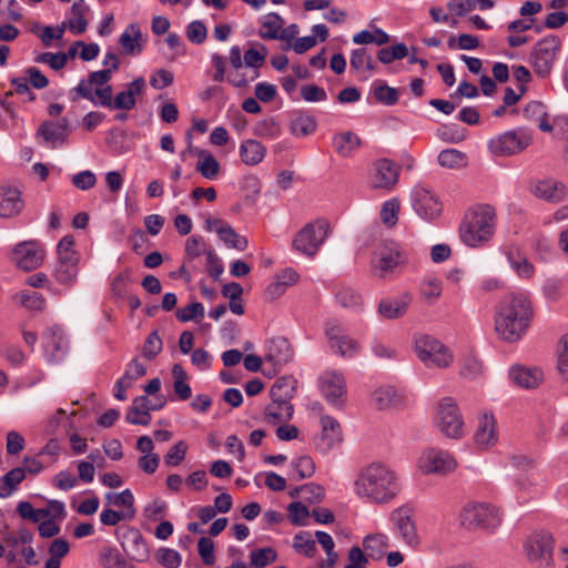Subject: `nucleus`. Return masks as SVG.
Listing matches in <instances>:
<instances>
[{"instance_id":"nucleus-1","label":"nucleus","mask_w":568,"mask_h":568,"mask_svg":"<svg viewBox=\"0 0 568 568\" xmlns=\"http://www.w3.org/2000/svg\"><path fill=\"white\" fill-rule=\"evenodd\" d=\"M399 491L396 471L383 463L375 462L362 467L354 481L355 495L368 504H389Z\"/></svg>"},{"instance_id":"nucleus-2","label":"nucleus","mask_w":568,"mask_h":568,"mask_svg":"<svg viewBox=\"0 0 568 568\" xmlns=\"http://www.w3.org/2000/svg\"><path fill=\"white\" fill-rule=\"evenodd\" d=\"M532 317L530 301L523 294L506 295L496 306L495 331L508 343L518 342L527 332Z\"/></svg>"},{"instance_id":"nucleus-3","label":"nucleus","mask_w":568,"mask_h":568,"mask_svg":"<svg viewBox=\"0 0 568 568\" xmlns=\"http://www.w3.org/2000/svg\"><path fill=\"white\" fill-rule=\"evenodd\" d=\"M495 227V210L486 204L477 205L465 213L459 225V237L469 247H481L493 239Z\"/></svg>"},{"instance_id":"nucleus-4","label":"nucleus","mask_w":568,"mask_h":568,"mask_svg":"<svg viewBox=\"0 0 568 568\" xmlns=\"http://www.w3.org/2000/svg\"><path fill=\"white\" fill-rule=\"evenodd\" d=\"M108 71H93L89 73L85 79H82L79 84L70 91L72 101H78L80 98L90 101L97 106H106L111 103L113 97V89L110 82Z\"/></svg>"},{"instance_id":"nucleus-5","label":"nucleus","mask_w":568,"mask_h":568,"mask_svg":"<svg viewBox=\"0 0 568 568\" xmlns=\"http://www.w3.org/2000/svg\"><path fill=\"white\" fill-rule=\"evenodd\" d=\"M408 263V255L403 247L394 242L386 241L378 244L373 251L371 271L378 278H389L396 271Z\"/></svg>"},{"instance_id":"nucleus-6","label":"nucleus","mask_w":568,"mask_h":568,"mask_svg":"<svg viewBox=\"0 0 568 568\" xmlns=\"http://www.w3.org/2000/svg\"><path fill=\"white\" fill-rule=\"evenodd\" d=\"M414 352L426 367L445 369L454 363L452 349L439 339L428 334L414 337Z\"/></svg>"},{"instance_id":"nucleus-7","label":"nucleus","mask_w":568,"mask_h":568,"mask_svg":"<svg viewBox=\"0 0 568 568\" xmlns=\"http://www.w3.org/2000/svg\"><path fill=\"white\" fill-rule=\"evenodd\" d=\"M329 233V223L318 219L307 223L293 239L292 246L295 251L314 257Z\"/></svg>"},{"instance_id":"nucleus-8","label":"nucleus","mask_w":568,"mask_h":568,"mask_svg":"<svg viewBox=\"0 0 568 568\" xmlns=\"http://www.w3.org/2000/svg\"><path fill=\"white\" fill-rule=\"evenodd\" d=\"M460 521L468 529L495 530L501 524V515L489 504L468 503L462 509Z\"/></svg>"},{"instance_id":"nucleus-9","label":"nucleus","mask_w":568,"mask_h":568,"mask_svg":"<svg viewBox=\"0 0 568 568\" xmlns=\"http://www.w3.org/2000/svg\"><path fill=\"white\" fill-rule=\"evenodd\" d=\"M435 422L439 432L448 438L458 439L465 434L464 418L453 397L438 402Z\"/></svg>"},{"instance_id":"nucleus-10","label":"nucleus","mask_w":568,"mask_h":568,"mask_svg":"<svg viewBox=\"0 0 568 568\" xmlns=\"http://www.w3.org/2000/svg\"><path fill=\"white\" fill-rule=\"evenodd\" d=\"M560 49L561 40L556 36L545 37L534 45L529 62L538 77L546 78L550 74Z\"/></svg>"},{"instance_id":"nucleus-11","label":"nucleus","mask_w":568,"mask_h":568,"mask_svg":"<svg viewBox=\"0 0 568 568\" xmlns=\"http://www.w3.org/2000/svg\"><path fill=\"white\" fill-rule=\"evenodd\" d=\"M73 247L74 240L70 235L63 236L57 246L58 262L53 276L63 285H71L78 275L79 257Z\"/></svg>"},{"instance_id":"nucleus-12","label":"nucleus","mask_w":568,"mask_h":568,"mask_svg":"<svg viewBox=\"0 0 568 568\" xmlns=\"http://www.w3.org/2000/svg\"><path fill=\"white\" fill-rule=\"evenodd\" d=\"M555 540L549 532L537 531L525 541L527 559L537 568H551L554 565L552 550Z\"/></svg>"},{"instance_id":"nucleus-13","label":"nucleus","mask_w":568,"mask_h":568,"mask_svg":"<svg viewBox=\"0 0 568 568\" xmlns=\"http://www.w3.org/2000/svg\"><path fill=\"white\" fill-rule=\"evenodd\" d=\"M532 142L531 134L523 129L504 132L488 142V149L498 156H509L526 150Z\"/></svg>"},{"instance_id":"nucleus-14","label":"nucleus","mask_w":568,"mask_h":568,"mask_svg":"<svg viewBox=\"0 0 568 568\" xmlns=\"http://www.w3.org/2000/svg\"><path fill=\"white\" fill-rule=\"evenodd\" d=\"M418 468L424 474L445 476L457 468V460L448 452L429 448L420 455L418 459Z\"/></svg>"},{"instance_id":"nucleus-15","label":"nucleus","mask_w":568,"mask_h":568,"mask_svg":"<svg viewBox=\"0 0 568 568\" xmlns=\"http://www.w3.org/2000/svg\"><path fill=\"white\" fill-rule=\"evenodd\" d=\"M44 260V250L38 241H23L18 243L10 255V261L20 270L32 271L41 266Z\"/></svg>"},{"instance_id":"nucleus-16","label":"nucleus","mask_w":568,"mask_h":568,"mask_svg":"<svg viewBox=\"0 0 568 568\" xmlns=\"http://www.w3.org/2000/svg\"><path fill=\"white\" fill-rule=\"evenodd\" d=\"M325 334L331 348L344 357H353L361 349L359 343L346 334L344 327L336 322L326 323Z\"/></svg>"},{"instance_id":"nucleus-17","label":"nucleus","mask_w":568,"mask_h":568,"mask_svg":"<svg viewBox=\"0 0 568 568\" xmlns=\"http://www.w3.org/2000/svg\"><path fill=\"white\" fill-rule=\"evenodd\" d=\"M395 534L409 547H417L420 542L415 521L406 508H397L390 515Z\"/></svg>"},{"instance_id":"nucleus-18","label":"nucleus","mask_w":568,"mask_h":568,"mask_svg":"<svg viewBox=\"0 0 568 568\" xmlns=\"http://www.w3.org/2000/svg\"><path fill=\"white\" fill-rule=\"evenodd\" d=\"M412 200L414 210L419 216L426 220H434L439 216L442 212V203L437 195L430 190L422 186L415 187L412 194Z\"/></svg>"},{"instance_id":"nucleus-19","label":"nucleus","mask_w":568,"mask_h":568,"mask_svg":"<svg viewBox=\"0 0 568 568\" xmlns=\"http://www.w3.org/2000/svg\"><path fill=\"white\" fill-rule=\"evenodd\" d=\"M322 430L316 437V448L326 454L342 442V429L339 423L331 416H322Z\"/></svg>"},{"instance_id":"nucleus-20","label":"nucleus","mask_w":568,"mask_h":568,"mask_svg":"<svg viewBox=\"0 0 568 568\" xmlns=\"http://www.w3.org/2000/svg\"><path fill=\"white\" fill-rule=\"evenodd\" d=\"M397 181L398 169L392 161L381 159L375 162L369 180L373 189L390 190L395 186Z\"/></svg>"},{"instance_id":"nucleus-21","label":"nucleus","mask_w":568,"mask_h":568,"mask_svg":"<svg viewBox=\"0 0 568 568\" xmlns=\"http://www.w3.org/2000/svg\"><path fill=\"white\" fill-rule=\"evenodd\" d=\"M529 191L536 197L551 203L561 202L567 195L566 185L552 179L532 181Z\"/></svg>"},{"instance_id":"nucleus-22","label":"nucleus","mask_w":568,"mask_h":568,"mask_svg":"<svg viewBox=\"0 0 568 568\" xmlns=\"http://www.w3.org/2000/svg\"><path fill=\"white\" fill-rule=\"evenodd\" d=\"M321 389L328 403L342 405L346 394L344 376L335 371L325 372L321 376Z\"/></svg>"},{"instance_id":"nucleus-23","label":"nucleus","mask_w":568,"mask_h":568,"mask_svg":"<svg viewBox=\"0 0 568 568\" xmlns=\"http://www.w3.org/2000/svg\"><path fill=\"white\" fill-rule=\"evenodd\" d=\"M69 134V120L62 118L58 121H44L37 131V136L42 138L51 148L65 142Z\"/></svg>"},{"instance_id":"nucleus-24","label":"nucleus","mask_w":568,"mask_h":568,"mask_svg":"<svg viewBox=\"0 0 568 568\" xmlns=\"http://www.w3.org/2000/svg\"><path fill=\"white\" fill-rule=\"evenodd\" d=\"M145 88V80L142 77L134 79L126 85V89L111 98V103L105 108L130 111L136 105V97Z\"/></svg>"},{"instance_id":"nucleus-25","label":"nucleus","mask_w":568,"mask_h":568,"mask_svg":"<svg viewBox=\"0 0 568 568\" xmlns=\"http://www.w3.org/2000/svg\"><path fill=\"white\" fill-rule=\"evenodd\" d=\"M22 207L21 192L16 186L0 185V217H13L22 211Z\"/></svg>"},{"instance_id":"nucleus-26","label":"nucleus","mask_w":568,"mask_h":568,"mask_svg":"<svg viewBox=\"0 0 568 568\" xmlns=\"http://www.w3.org/2000/svg\"><path fill=\"white\" fill-rule=\"evenodd\" d=\"M474 440L478 449L486 450L496 445L498 434L496 422L491 415H483L478 420L477 429L474 434Z\"/></svg>"},{"instance_id":"nucleus-27","label":"nucleus","mask_w":568,"mask_h":568,"mask_svg":"<svg viewBox=\"0 0 568 568\" xmlns=\"http://www.w3.org/2000/svg\"><path fill=\"white\" fill-rule=\"evenodd\" d=\"M293 358V349L284 337L272 338L266 347L265 362L275 368L288 363Z\"/></svg>"},{"instance_id":"nucleus-28","label":"nucleus","mask_w":568,"mask_h":568,"mask_svg":"<svg viewBox=\"0 0 568 568\" xmlns=\"http://www.w3.org/2000/svg\"><path fill=\"white\" fill-rule=\"evenodd\" d=\"M412 303V295L403 293L397 297L382 300L378 305V313L386 320H397L403 317Z\"/></svg>"},{"instance_id":"nucleus-29","label":"nucleus","mask_w":568,"mask_h":568,"mask_svg":"<svg viewBox=\"0 0 568 568\" xmlns=\"http://www.w3.org/2000/svg\"><path fill=\"white\" fill-rule=\"evenodd\" d=\"M509 377L514 384L519 387L531 389L538 387L542 379L544 373L537 367L513 366L509 369Z\"/></svg>"},{"instance_id":"nucleus-30","label":"nucleus","mask_w":568,"mask_h":568,"mask_svg":"<svg viewBox=\"0 0 568 568\" xmlns=\"http://www.w3.org/2000/svg\"><path fill=\"white\" fill-rule=\"evenodd\" d=\"M332 145L339 156L348 158L359 149L362 140L352 131H342L333 135Z\"/></svg>"},{"instance_id":"nucleus-31","label":"nucleus","mask_w":568,"mask_h":568,"mask_svg":"<svg viewBox=\"0 0 568 568\" xmlns=\"http://www.w3.org/2000/svg\"><path fill=\"white\" fill-rule=\"evenodd\" d=\"M372 400L378 409L395 408L404 404V395L393 386H382L373 393Z\"/></svg>"},{"instance_id":"nucleus-32","label":"nucleus","mask_w":568,"mask_h":568,"mask_svg":"<svg viewBox=\"0 0 568 568\" xmlns=\"http://www.w3.org/2000/svg\"><path fill=\"white\" fill-rule=\"evenodd\" d=\"M187 151L199 158L196 170L202 176L209 180H214L220 172V163L212 153L199 148H190Z\"/></svg>"},{"instance_id":"nucleus-33","label":"nucleus","mask_w":568,"mask_h":568,"mask_svg":"<svg viewBox=\"0 0 568 568\" xmlns=\"http://www.w3.org/2000/svg\"><path fill=\"white\" fill-rule=\"evenodd\" d=\"M363 547L367 557L381 560L389 548V538L383 532L369 534L363 539Z\"/></svg>"},{"instance_id":"nucleus-34","label":"nucleus","mask_w":568,"mask_h":568,"mask_svg":"<svg viewBox=\"0 0 568 568\" xmlns=\"http://www.w3.org/2000/svg\"><path fill=\"white\" fill-rule=\"evenodd\" d=\"M119 42L125 54H139L143 49V39L140 27L138 24H130L120 36Z\"/></svg>"},{"instance_id":"nucleus-35","label":"nucleus","mask_w":568,"mask_h":568,"mask_svg":"<svg viewBox=\"0 0 568 568\" xmlns=\"http://www.w3.org/2000/svg\"><path fill=\"white\" fill-rule=\"evenodd\" d=\"M523 115L526 120L535 122L544 132H551L554 129L548 121L546 106L539 101H530L527 103L523 110Z\"/></svg>"},{"instance_id":"nucleus-36","label":"nucleus","mask_w":568,"mask_h":568,"mask_svg":"<svg viewBox=\"0 0 568 568\" xmlns=\"http://www.w3.org/2000/svg\"><path fill=\"white\" fill-rule=\"evenodd\" d=\"M507 260L511 268L521 278H531L535 273L532 263L518 248L509 247L506 251Z\"/></svg>"},{"instance_id":"nucleus-37","label":"nucleus","mask_w":568,"mask_h":568,"mask_svg":"<svg viewBox=\"0 0 568 568\" xmlns=\"http://www.w3.org/2000/svg\"><path fill=\"white\" fill-rule=\"evenodd\" d=\"M266 154L265 146L253 139L245 140L240 146V155L244 164L256 165L263 161Z\"/></svg>"},{"instance_id":"nucleus-38","label":"nucleus","mask_w":568,"mask_h":568,"mask_svg":"<svg viewBox=\"0 0 568 568\" xmlns=\"http://www.w3.org/2000/svg\"><path fill=\"white\" fill-rule=\"evenodd\" d=\"M296 390V381L293 377L285 376L277 378L273 384L270 394L271 398L276 402L291 404Z\"/></svg>"},{"instance_id":"nucleus-39","label":"nucleus","mask_w":568,"mask_h":568,"mask_svg":"<svg viewBox=\"0 0 568 568\" xmlns=\"http://www.w3.org/2000/svg\"><path fill=\"white\" fill-rule=\"evenodd\" d=\"M89 11V7L84 0L75 1L71 9V18L68 20V29L74 34H81L87 30L88 21L85 14Z\"/></svg>"},{"instance_id":"nucleus-40","label":"nucleus","mask_w":568,"mask_h":568,"mask_svg":"<svg viewBox=\"0 0 568 568\" xmlns=\"http://www.w3.org/2000/svg\"><path fill=\"white\" fill-rule=\"evenodd\" d=\"M105 500L108 506L121 508L119 511L123 514L131 513L130 518L132 519L135 517L134 496L130 489H124L121 493H108Z\"/></svg>"},{"instance_id":"nucleus-41","label":"nucleus","mask_w":568,"mask_h":568,"mask_svg":"<svg viewBox=\"0 0 568 568\" xmlns=\"http://www.w3.org/2000/svg\"><path fill=\"white\" fill-rule=\"evenodd\" d=\"M317 123L314 116L305 112H297L290 123V131L297 138L307 136L316 130Z\"/></svg>"},{"instance_id":"nucleus-42","label":"nucleus","mask_w":568,"mask_h":568,"mask_svg":"<svg viewBox=\"0 0 568 568\" xmlns=\"http://www.w3.org/2000/svg\"><path fill=\"white\" fill-rule=\"evenodd\" d=\"M293 415V405L273 400L265 408V420L270 424H276L291 419Z\"/></svg>"},{"instance_id":"nucleus-43","label":"nucleus","mask_w":568,"mask_h":568,"mask_svg":"<svg viewBox=\"0 0 568 568\" xmlns=\"http://www.w3.org/2000/svg\"><path fill=\"white\" fill-rule=\"evenodd\" d=\"M267 55V49L261 44L260 49L251 48L243 54L244 67L252 69L251 79L255 80L260 77L258 69L264 64Z\"/></svg>"},{"instance_id":"nucleus-44","label":"nucleus","mask_w":568,"mask_h":568,"mask_svg":"<svg viewBox=\"0 0 568 568\" xmlns=\"http://www.w3.org/2000/svg\"><path fill=\"white\" fill-rule=\"evenodd\" d=\"M26 477V470L17 467L8 471L0 480V497H10Z\"/></svg>"},{"instance_id":"nucleus-45","label":"nucleus","mask_w":568,"mask_h":568,"mask_svg":"<svg viewBox=\"0 0 568 568\" xmlns=\"http://www.w3.org/2000/svg\"><path fill=\"white\" fill-rule=\"evenodd\" d=\"M143 402H145V396H139L133 400L132 406L128 409L125 415V419L129 424L143 426L150 424L152 417L146 409L141 408Z\"/></svg>"},{"instance_id":"nucleus-46","label":"nucleus","mask_w":568,"mask_h":568,"mask_svg":"<svg viewBox=\"0 0 568 568\" xmlns=\"http://www.w3.org/2000/svg\"><path fill=\"white\" fill-rule=\"evenodd\" d=\"M438 164L447 169H462L467 165V156L465 153L456 149H446L438 154Z\"/></svg>"},{"instance_id":"nucleus-47","label":"nucleus","mask_w":568,"mask_h":568,"mask_svg":"<svg viewBox=\"0 0 568 568\" xmlns=\"http://www.w3.org/2000/svg\"><path fill=\"white\" fill-rule=\"evenodd\" d=\"M284 20L277 13H270L264 18L258 36L262 39H278Z\"/></svg>"},{"instance_id":"nucleus-48","label":"nucleus","mask_w":568,"mask_h":568,"mask_svg":"<svg viewBox=\"0 0 568 568\" xmlns=\"http://www.w3.org/2000/svg\"><path fill=\"white\" fill-rule=\"evenodd\" d=\"M443 284L435 277L425 278L419 288L420 298L427 304H434L442 295Z\"/></svg>"},{"instance_id":"nucleus-49","label":"nucleus","mask_w":568,"mask_h":568,"mask_svg":"<svg viewBox=\"0 0 568 568\" xmlns=\"http://www.w3.org/2000/svg\"><path fill=\"white\" fill-rule=\"evenodd\" d=\"M353 42L356 44H371L384 45L389 42V36L379 28L374 31L363 30L353 37Z\"/></svg>"},{"instance_id":"nucleus-50","label":"nucleus","mask_w":568,"mask_h":568,"mask_svg":"<svg viewBox=\"0 0 568 568\" xmlns=\"http://www.w3.org/2000/svg\"><path fill=\"white\" fill-rule=\"evenodd\" d=\"M100 561L104 568H135L125 560L118 549L110 547L102 549Z\"/></svg>"},{"instance_id":"nucleus-51","label":"nucleus","mask_w":568,"mask_h":568,"mask_svg":"<svg viewBox=\"0 0 568 568\" xmlns=\"http://www.w3.org/2000/svg\"><path fill=\"white\" fill-rule=\"evenodd\" d=\"M16 303L33 311H41L45 306V300L40 293L33 291H21L14 294Z\"/></svg>"},{"instance_id":"nucleus-52","label":"nucleus","mask_w":568,"mask_h":568,"mask_svg":"<svg viewBox=\"0 0 568 568\" xmlns=\"http://www.w3.org/2000/svg\"><path fill=\"white\" fill-rule=\"evenodd\" d=\"M336 301L345 308L358 310L362 306V296L349 286H341L336 294Z\"/></svg>"},{"instance_id":"nucleus-53","label":"nucleus","mask_w":568,"mask_h":568,"mask_svg":"<svg viewBox=\"0 0 568 568\" xmlns=\"http://www.w3.org/2000/svg\"><path fill=\"white\" fill-rule=\"evenodd\" d=\"M219 237L229 247L236 248L239 251H244L248 245L246 237L236 233V231L229 224L220 231Z\"/></svg>"},{"instance_id":"nucleus-54","label":"nucleus","mask_w":568,"mask_h":568,"mask_svg":"<svg viewBox=\"0 0 568 568\" xmlns=\"http://www.w3.org/2000/svg\"><path fill=\"white\" fill-rule=\"evenodd\" d=\"M43 337L45 339V347L53 349V356H58V353L63 352V349L65 348V338L60 327L52 326L48 328Z\"/></svg>"},{"instance_id":"nucleus-55","label":"nucleus","mask_w":568,"mask_h":568,"mask_svg":"<svg viewBox=\"0 0 568 568\" xmlns=\"http://www.w3.org/2000/svg\"><path fill=\"white\" fill-rule=\"evenodd\" d=\"M373 91L375 99L385 105H394L398 101L397 90L381 81L373 84Z\"/></svg>"},{"instance_id":"nucleus-56","label":"nucleus","mask_w":568,"mask_h":568,"mask_svg":"<svg viewBox=\"0 0 568 568\" xmlns=\"http://www.w3.org/2000/svg\"><path fill=\"white\" fill-rule=\"evenodd\" d=\"M407 54V45L404 43H397L390 48L381 49L377 53V59L384 64H389L395 60L404 59Z\"/></svg>"},{"instance_id":"nucleus-57","label":"nucleus","mask_w":568,"mask_h":568,"mask_svg":"<svg viewBox=\"0 0 568 568\" xmlns=\"http://www.w3.org/2000/svg\"><path fill=\"white\" fill-rule=\"evenodd\" d=\"M254 134L266 139H276L281 134V126L274 119H265L254 126Z\"/></svg>"},{"instance_id":"nucleus-58","label":"nucleus","mask_w":568,"mask_h":568,"mask_svg":"<svg viewBox=\"0 0 568 568\" xmlns=\"http://www.w3.org/2000/svg\"><path fill=\"white\" fill-rule=\"evenodd\" d=\"M400 204L397 199L386 201L381 210L382 222L392 227L397 223Z\"/></svg>"},{"instance_id":"nucleus-59","label":"nucleus","mask_w":568,"mask_h":568,"mask_svg":"<svg viewBox=\"0 0 568 568\" xmlns=\"http://www.w3.org/2000/svg\"><path fill=\"white\" fill-rule=\"evenodd\" d=\"M250 557L252 566L263 568L273 564L276 560L277 555L273 548L267 547L253 550Z\"/></svg>"},{"instance_id":"nucleus-60","label":"nucleus","mask_w":568,"mask_h":568,"mask_svg":"<svg viewBox=\"0 0 568 568\" xmlns=\"http://www.w3.org/2000/svg\"><path fill=\"white\" fill-rule=\"evenodd\" d=\"M34 61L37 63H45L51 69L59 71L65 67V64L68 62V54H65L64 52H58V53L44 52V53L39 54L34 59Z\"/></svg>"},{"instance_id":"nucleus-61","label":"nucleus","mask_w":568,"mask_h":568,"mask_svg":"<svg viewBox=\"0 0 568 568\" xmlns=\"http://www.w3.org/2000/svg\"><path fill=\"white\" fill-rule=\"evenodd\" d=\"M209 248L204 239L200 235H193L185 242V255L189 260L199 257L202 254L206 255Z\"/></svg>"},{"instance_id":"nucleus-62","label":"nucleus","mask_w":568,"mask_h":568,"mask_svg":"<svg viewBox=\"0 0 568 568\" xmlns=\"http://www.w3.org/2000/svg\"><path fill=\"white\" fill-rule=\"evenodd\" d=\"M483 374V363L475 356L463 359L460 375L468 379H476Z\"/></svg>"},{"instance_id":"nucleus-63","label":"nucleus","mask_w":568,"mask_h":568,"mask_svg":"<svg viewBox=\"0 0 568 568\" xmlns=\"http://www.w3.org/2000/svg\"><path fill=\"white\" fill-rule=\"evenodd\" d=\"M162 339L158 331H153L149 334L143 345L142 354L148 359H153L162 351Z\"/></svg>"},{"instance_id":"nucleus-64","label":"nucleus","mask_w":568,"mask_h":568,"mask_svg":"<svg viewBox=\"0 0 568 568\" xmlns=\"http://www.w3.org/2000/svg\"><path fill=\"white\" fill-rule=\"evenodd\" d=\"M557 367L560 375L568 379V335L562 336L559 341Z\"/></svg>"}]
</instances>
